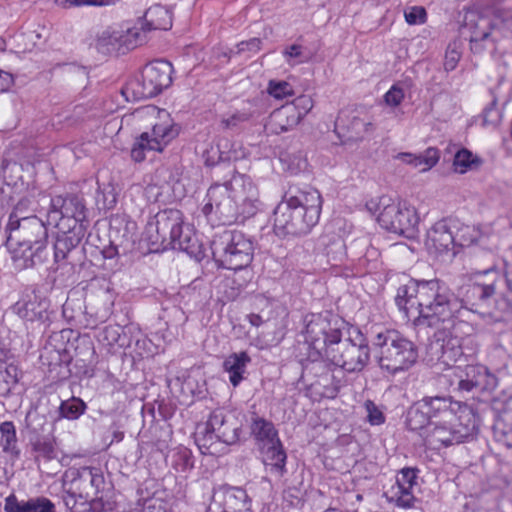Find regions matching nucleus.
Here are the masks:
<instances>
[{
	"instance_id": "nucleus-1",
	"label": "nucleus",
	"mask_w": 512,
	"mask_h": 512,
	"mask_svg": "<svg viewBox=\"0 0 512 512\" xmlns=\"http://www.w3.org/2000/svg\"><path fill=\"white\" fill-rule=\"evenodd\" d=\"M395 303L409 320L428 326L450 321L459 308L454 292L438 279H410L398 287Z\"/></svg>"
},
{
	"instance_id": "nucleus-2",
	"label": "nucleus",
	"mask_w": 512,
	"mask_h": 512,
	"mask_svg": "<svg viewBox=\"0 0 512 512\" xmlns=\"http://www.w3.org/2000/svg\"><path fill=\"white\" fill-rule=\"evenodd\" d=\"M322 204V196L317 189L290 185L274 209L275 233L280 237L308 235L319 222Z\"/></svg>"
},
{
	"instance_id": "nucleus-3",
	"label": "nucleus",
	"mask_w": 512,
	"mask_h": 512,
	"mask_svg": "<svg viewBox=\"0 0 512 512\" xmlns=\"http://www.w3.org/2000/svg\"><path fill=\"white\" fill-rule=\"evenodd\" d=\"M6 245L12 249L16 268L23 270L44 263L49 255L48 229L39 217L16 223H6Z\"/></svg>"
},
{
	"instance_id": "nucleus-4",
	"label": "nucleus",
	"mask_w": 512,
	"mask_h": 512,
	"mask_svg": "<svg viewBox=\"0 0 512 512\" xmlns=\"http://www.w3.org/2000/svg\"><path fill=\"white\" fill-rule=\"evenodd\" d=\"M373 346L379 367L390 374L409 369L418 358L417 346L395 330L379 332Z\"/></svg>"
},
{
	"instance_id": "nucleus-5",
	"label": "nucleus",
	"mask_w": 512,
	"mask_h": 512,
	"mask_svg": "<svg viewBox=\"0 0 512 512\" xmlns=\"http://www.w3.org/2000/svg\"><path fill=\"white\" fill-rule=\"evenodd\" d=\"M147 238L156 249H178L193 253L190 231H183V215L178 209H165L155 215V221L146 228Z\"/></svg>"
},
{
	"instance_id": "nucleus-6",
	"label": "nucleus",
	"mask_w": 512,
	"mask_h": 512,
	"mask_svg": "<svg viewBox=\"0 0 512 512\" xmlns=\"http://www.w3.org/2000/svg\"><path fill=\"white\" fill-rule=\"evenodd\" d=\"M485 256L490 260L491 265L485 268H477L473 275L476 277L489 276L488 282L470 280L458 288L457 294L454 293V298L459 302V308L453 312L450 321H441L447 327L455 325L456 319L463 308L471 306V310H473L474 307L489 308L491 306V301L496 293V284L501 279V275L495 266V255L486 253Z\"/></svg>"
},
{
	"instance_id": "nucleus-7",
	"label": "nucleus",
	"mask_w": 512,
	"mask_h": 512,
	"mask_svg": "<svg viewBox=\"0 0 512 512\" xmlns=\"http://www.w3.org/2000/svg\"><path fill=\"white\" fill-rule=\"evenodd\" d=\"M211 252L218 266L229 270H241L253 260L254 244L251 238L237 230H225L211 241Z\"/></svg>"
},
{
	"instance_id": "nucleus-8",
	"label": "nucleus",
	"mask_w": 512,
	"mask_h": 512,
	"mask_svg": "<svg viewBox=\"0 0 512 512\" xmlns=\"http://www.w3.org/2000/svg\"><path fill=\"white\" fill-rule=\"evenodd\" d=\"M479 429V419L471 408H463L455 421H433L425 430L423 441L432 449L462 443L473 438Z\"/></svg>"
},
{
	"instance_id": "nucleus-9",
	"label": "nucleus",
	"mask_w": 512,
	"mask_h": 512,
	"mask_svg": "<svg viewBox=\"0 0 512 512\" xmlns=\"http://www.w3.org/2000/svg\"><path fill=\"white\" fill-rule=\"evenodd\" d=\"M305 341L317 357L326 358L327 351L343 337L346 322L328 311L310 313L304 318Z\"/></svg>"
},
{
	"instance_id": "nucleus-10",
	"label": "nucleus",
	"mask_w": 512,
	"mask_h": 512,
	"mask_svg": "<svg viewBox=\"0 0 512 512\" xmlns=\"http://www.w3.org/2000/svg\"><path fill=\"white\" fill-rule=\"evenodd\" d=\"M371 213H377L380 226L395 234L412 237L419 223L416 209L406 203H393L388 196L371 199L366 203Z\"/></svg>"
},
{
	"instance_id": "nucleus-11",
	"label": "nucleus",
	"mask_w": 512,
	"mask_h": 512,
	"mask_svg": "<svg viewBox=\"0 0 512 512\" xmlns=\"http://www.w3.org/2000/svg\"><path fill=\"white\" fill-rule=\"evenodd\" d=\"M86 206L82 196L78 194L56 195L51 199L47 213V223L55 226L60 232H86Z\"/></svg>"
},
{
	"instance_id": "nucleus-12",
	"label": "nucleus",
	"mask_w": 512,
	"mask_h": 512,
	"mask_svg": "<svg viewBox=\"0 0 512 512\" xmlns=\"http://www.w3.org/2000/svg\"><path fill=\"white\" fill-rule=\"evenodd\" d=\"M326 359L347 372H360L368 364L370 348L360 330H349V336L340 340L327 351Z\"/></svg>"
},
{
	"instance_id": "nucleus-13",
	"label": "nucleus",
	"mask_w": 512,
	"mask_h": 512,
	"mask_svg": "<svg viewBox=\"0 0 512 512\" xmlns=\"http://www.w3.org/2000/svg\"><path fill=\"white\" fill-rule=\"evenodd\" d=\"M159 121L152 127L151 132H143L133 144L131 158L135 162H142L145 159L146 151L161 152L177 137L179 129L170 119L167 111H158Z\"/></svg>"
},
{
	"instance_id": "nucleus-14",
	"label": "nucleus",
	"mask_w": 512,
	"mask_h": 512,
	"mask_svg": "<svg viewBox=\"0 0 512 512\" xmlns=\"http://www.w3.org/2000/svg\"><path fill=\"white\" fill-rule=\"evenodd\" d=\"M173 66L166 60H155L145 65L141 82L135 91L140 98H152L168 88L172 83Z\"/></svg>"
},
{
	"instance_id": "nucleus-15",
	"label": "nucleus",
	"mask_w": 512,
	"mask_h": 512,
	"mask_svg": "<svg viewBox=\"0 0 512 512\" xmlns=\"http://www.w3.org/2000/svg\"><path fill=\"white\" fill-rule=\"evenodd\" d=\"M229 182L215 183L207 192V202L202 212L205 216L214 213L224 224L237 221L239 218L238 206L235 204Z\"/></svg>"
},
{
	"instance_id": "nucleus-16",
	"label": "nucleus",
	"mask_w": 512,
	"mask_h": 512,
	"mask_svg": "<svg viewBox=\"0 0 512 512\" xmlns=\"http://www.w3.org/2000/svg\"><path fill=\"white\" fill-rule=\"evenodd\" d=\"M454 326L447 327L445 323L435 326L437 331L429 346L431 354L446 366H452L464 356L462 338L452 333Z\"/></svg>"
},
{
	"instance_id": "nucleus-17",
	"label": "nucleus",
	"mask_w": 512,
	"mask_h": 512,
	"mask_svg": "<svg viewBox=\"0 0 512 512\" xmlns=\"http://www.w3.org/2000/svg\"><path fill=\"white\" fill-rule=\"evenodd\" d=\"M232 197L238 206L239 217L248 218L253 216L260 204L257 187L251 178L240 173H234L228 181Z\"/></svg>"
},
{
	"instance_id": "nucleus-18",
	"label": "nucleus",
	"mask_w": 512,
	"mask_h": 512,
	"mask_svg": "<svg viewBox=\"0 0 512 512\" xmlns=\"http://www.w3.org/2000/svg\"><path fill=\"white\" fill-rule=\"evenodd\" d=\"M243 419L242 413L216 409L209 416L208 427L217 432L219 441L232 445L240 438Z\"/></svg>"
},
{
	"instance_id": "nucleus-19",
	"label": "nucleus",
	"mask_w": 512,
	"mask_h": 512,
	"mask_svg": "<svg viewBox=\"0 0 512 512\" xmlns=\"http://www.w3.org/2000/svg\"><path fill=\"white\" fill-rule=\"evenodd\" d=\"M458 375L460 392H492L498 386V378L484 365H466Z\"/></svg>"
},
{
	"instance_id": "nucleus-20",
	"label": "nucleus",
	"mask_w": 512,
	"mask_h": 512,
	"mask_svg": "<svg viewBox=\"0 0 512 512\" xmlns=\"http://www.w3.org/2000/svg\"><path fill=\"white\" fill-rule=\"evenodd\" d=\"M144 37L136 30H127L126 34L122 31L106 29L102 31L96 39V48L103 54L120 52L121 47L133 49L144 42Z\"/></svg>"
},
{
	"instance_id": "nucleus-21",
	"label": "nucleus",
	"mask_w": 512,
	"mask_h": 512,
	"mask_svg": "<svg viewBox=\"0 0 512 512\" xmlns=\"http://www.w3.org/2000/svg\"><path fill=\"white\" fill-rule=\"evenodd\" d=\"M425 403L431 421H455L466 404L453 401L449 396H426L421 399Z\"/></svg>"
},
{
	"instance_id": "nucleus-22",
	"label": "nucleus",
	"mask_w": 512,
	"mask_h": 512,
	"mask_svg": "<svg viewBox=\"0 0 512 512\" xmlns=\"http://www.w3.org/2000/svg\"><path fill=\"white\" fill-rule=\"evenodd\" d=\"M73 475L72 485L79 491L80 497L95 498L104 488V476L98 468L81 467Z\"/></svg>"
},
{
	"instance_id": "nucleus-23",
	"label": "nucleus",
	"mask_w": 512,
	"mask_h": 512,
	"mask_svg": "<svg viewBox=\"0 0 512 512\" xmlns=\"http://www.w3.org/2000/svg\"><path fill=\"white\" fill-rule=\"evenodd\" d=\"M426 246L436 254L453 251L455 241L448 220H440L428 230Z\"/></svg>"
},
{
	"instance_id": "nucleus-24",
	"label": "nucleus",
	"mask_w": 512,
	"mask_h": 512,
	"mask_svg": "<svg viewBox=\"0 0 512 512\" xmlns=\"http://www.w3.org/2000/svg\"><path fill=\"white\" fill-rule=\"evenodd\" d=\"M300 121L294 107L283 105L270 114L265 129L269 133L279 135L294 129Z\"/></svg>"
},
{
	"instance_id": "nucleus-25",
	"label": "nucleus",
	"mask_w": 512,
	"mask_h": 512,
	"mask_svg": "<svg viewBox=\"0 0 512 512\" xmlns=\"http://www.w3.org/2000/svg\"><path fill=\"white\" fill-rule=\"evenodd\" d=\"M5 512H55L54 503L43 496L30 498L28 500H18L15 494H10L5 498Z\"/></svg>"
},
{
	"instance_id": "nucleus-26",
	"label": "nucleus",
	"mask_w": 512,
	"mask_h": 512,
	"mask_svg": "<svg viewBox=\"0 0 512 512\" xmlns=\"http://www.w3.org/2000/svg\"><path fill=\"white\" fill-rule=\"evenodd\" d=\"M426 404L419 400L415 402L407 411L406 426L409 430L419 432V435L424 439L425 430L431 425V421Z\"/></svg>"
},
{
	"instance_id": "nucleus-27",
	"label": "nucleus",
	"mask_w": 512,
	"mask_h": 512,
	"mask_svg": "<svg viewBox=\"0 0 512 512\" xmlns=\"http://www.w3.org/2000/svg\"><path fill=\"white\" fill-rule=\"evenodd\" d=\"M84 236L85 232H81L80 230H69V232L58 231V235L54 243L55 262L67 259L69 253L79 245Z\"/></svg>"
},
{
	"instance_id": "nucleus-28",
	"label": "nucleus",
	"mask_w": 512,
	"mask_h": 512,
	"mask_svg": "<svg viewBox=\"0 0 512 512\" xmlns=\"http://www.w3.org/2000/svg\"><path fill=\"white\" fill-rule=\"evenodd\" d=\"M396 158L414 168H418L421 172H425L438 163L440 152L437 148L429 147L421 154L399 153Z\"/></svg>"
},
{
	"instance_id": "nucleus-29",
	"label": "nucleus",
	"mask_w": 512,
	"mask_h": 512,
	"mask_svg": "<svg viewBox=\"0 0 512 512\" xmlns=\"http://www.w3.org/2000/svg\"><path fill=\"white\" fill-rule=\"evenodd\" d=\"M147 30H168L172 27L171 12L162 5H154L150 7L144 14Z\"/></svg>"
},
{
	"instance_id": "nucleus-30",
	"label": "nucleus",
	"mask_w": 512,
	"mask_h": 512,
	"mask_svg": "<svg viewBox=\"0 0 512 512\" xmlns=\"http://www.w3.org/2000/svg\"><path fill=\"white\" fill-rule=\"evenodd\" d=\"M249 362L250 357L246 352L232 353L224 360L223 368L229 373V380L234 387L243 380V374Z\"/></svg>"
},
{
	"instance_id": "nucleus-31",
	"label": "nucleus",
	"mask_w": 512,
	"mask_h": 512,
	"mask_svg": "<svg viewBox=\"0 0 512 512\" xmlns=\"http://www.w3.org/2000/svg\"><path fill=\"white\" fill-rule=\"evenodd\" d=\"M250 429L251 434L259 442L269 445L279 440L278 432L274 424L265 418L259 417L255 413H253L251 417Z\"/></svg>"
},
{
	"instance_id": "nucleus-32",
	"label": "nucleus",
	"mask_w": 512,
	"mask_h": 512,
	"mask_svg": "<svg viewBox=\"0 0 512 512\" xmlns=\"http://www.w3.org/2000/svg\"><path fill=\"white\" fill-rule=\"evenodd\" d=\"M31 445L34 453V460L38 464L41 462H50L58 458V449L53 437H38L31 443Z\"/></svg>"
},
{
	"instance_id": "nucleus-33",
	"label": "nucleus",
	"mask_w": 512,
	"mask_h": 512,
	"mask_svg": "<svg viewBox=\"0 0 512 512\" xmlns=\"http://www.w3.org/2000/svg\"><path fill=\"white\" fill-rule=\"evenodd\" d=\"M19 381V369L13 362L0 359V397L10 395Z\"/></svg>"
},
{
	"instance_id": "nucleus-34",
	"label": "nucleus",
	"mask_w": 512,
	"mask_h": 512,
	"mask_svg": "<svg viewBox=\"0 0 512 512\" xmlns=\"http://www.w3.org/2000/svg\"><path fill=\"white\" fill-rule=\"evenodd\" d=\"M86 409L87 405L81 398L71 397L63 400L56 412L57 416L54 418V423L62 419L76 420L85 413Z\"/></svg>"
},
{
	"instance_id": "nucleus-35",
	"label": "nucleus",
	"mask_w": 512,
	"mask_h": 512,
	"mask_svg": "<svg viewBox=\"0 0 512 512\" xmlns=\"http://www.w3.org/2000/svg\"><path fill=\"white\" fill-rule=\"evenodd\" d=\"M266 451L267 465L270 466V472L278 477H282L286 472L287 455L282 447L280 440L269 444Z\"/></svg>"
},
{
	"instance_id": "nucleus-36",
	"label": "nucleus",
	"mask_w": 512,
	"mask_h": 512,
	"mask_svg": "<svg viewBox=\"0 0 512 512\" xmlns=\"http://www.w3.org/2000/svg\"><path fill=\"white\" fill-rule=\"evenodd\" d=\"M225 504L235 512H243L250 509V499L246 491L239 487L222 488Z\"/></svg>"
},
{
	"instance_id": "nucleus-37",
	"label": "nucleus",
	"mask_w": 512,
	"mask_h": 512,
	"mask_svg": "<svg viewBox=\"0 0 512 512\" xmlns=\"http://www.w3.org/2000/svg\"><path fill=\"white\" fill-rule=\"evenodd\" d=\"M15 308L17 314L27 321H43L47 318V307L37 300L18 302Z\"/></svg>"
},
{
	"instance_id": "nucleus-38",
	"label": "nucleus",
	"mask_w": 512,
	"mask_h": 512,
	"mask_svg": "<svg viewBox=\"0 0 512 512\" xmlns=\"http://www.w3.org/2000/svg\"><path fill=\"white\" fill-rule=\"evenodd\" d=\"M36 202L33 196H23L13 206L12 211L9 214L7 223H16L19 221L26 220V218L37 217L34 215L36 211Z\"/></svg>"
},
{
	"instance_id": "nucleus-39",
	"label": "nucleus",
	"mask_w": 512,
	"mask_h": 512,
	"mask_svg": "<svg viewBox=\"0 0 512 512\" xmlns=\"http://www.w3.org/2000/svg\"><path fill=\"white\" fill-rule=\"evenodd\" d=\"M482 159L466 148L459 149L454 156L453 168L455 172L466 173L468 170L481 166Z\"/></svg>"
},
{
	"instance_id": "nucleus-40",
	"label": "nucleus",
	"mask_w": 512,
	"mask_h": 512,
	"mask_svg": "<svg viewBox=\"0 0 512 512\" xmlns=\"http://www.w3.org/2000/svg\"><path fill=\"white\" fill-rule=\"evenodd\" d=\"M1 445L4 452L10 453L15 458L20 455L17 447L16 429L13 422L6 421L0 425Z\"/></svg>"
},
{
	"instance_id": "nucleus-41",
	"label": "nucleus",
	"mask_w": 512,
	"mask_h": 512,
	"mask_svg": "<svg viewBox=\"0 0 512 512\" xmlns=\"http://www.w3.org/2000/svg\"><path fill=\"white\" fill-rule=\"evenodd\" d=\"M493 430L496 435L503 437V441L512 446V413L509 411H502L493 424Z\"/></svg>"
},
{
	"instance_id": "nucleus-42",
	"label": "nucleus",
	"mask_w": 512,
	"mask_h": 512,
	"mask_svg": "<svg viewBox=\"0 0 512 512\" xmlns=\"http://www.w3.org/2000/svg\"><path fill=\"white\" fill-rule=\"evenodd\" d=\"M195 441L203 453L212 454L211 447L219 440L217 439V432L208 427L207 421L203 430L197 431Z\"/></svg>"
},
{
	"instance_id": "nucleus-43",
	"label": "nucleus",
	"mask_w": 512,
	"mask_h": 512,
	"mask_svg": "<svg viewBox=\"0 0 512 512\" xmlns=\"http://www.w3.org/2000/svg\"><path fill=\"white\" fill-rule=\"evenodd\" d=\"M252 118V113L248 111H236L228 117H223L220 125L223 129L230 131H238L243 124Z\"/></svg>"
},
{
	"instance_id": "nucleus-44",
	"label": "nucleus",
	"mask_w": 512,
	"mask_h": 512,
	"mask_svg": "<svg viewBox=\"0 0 512 512\" xmlns=\"http://www.w3.org/2000/svg\"><path fill=\"white\" fill-rule=\"evenodd\" d=\"M493 44L491 32L488 29L480 30L477 26L470 36V47L474 53H481L488 43Z\"/></svg>"
},
{
	"instance_id": "nucleus-45",
	"label": "nucleus",
	"mask_w": 512,
	"mask_h": 512,
	"mask_svg": "<svg viewBox=\"0 0 512 512\" xmlns=\"http://www.w3.org/2000/svg\"><path fill=\"white\" fill-rule=\"evenodd\" d=\"M103 340L110 346L125 347L128 345L127 337L123 334V327L119 325L105 327L103 330Z\"/></svg>"
},
{
	"instance_id": "nucleus-46",
	"label": "nucleus",
	"mask_w": 512,
	"mask_h": 512,
	"mask_svg": "<svg viewBox=\"0 0 512 512\" xmlns=\"http://www.w3.org/2000/svg\"><path fill=\"white\" fill-rule=\"evenodd\" d=\"M268 93L276 99H283L293 95V88L286 81L271 80L268 85Z\"/></svg>"
},
{
	"instance_id": "nucleus-47",
	"label": "nucleus",
	"mask_w": 512,
	"mask_h": 512,
	"mask_svg": "<svg viewBox=\"0 0 512 512\" xmlns=\"http://www.w3.org/2000/svg\"><path fill=\"white\" fill-rule=\"evenodd\" d=\"M404 17L409 25H419L426 22L427 13L424 7L413 6L405 9Z\"/></svg>"
},
{
	"instance_id": "nucleus-48",
	"label": "nucleus",
	"mask_w": 512,
	"mask_h": 512,
	"mask_svg": "<svg viewBox=\"0 0 512 512\" xmlns=\"http://www.w3.org/2000/svg\"><path fill=\"white\" fill-rule=\"evenodd\" d=\"M392 489L394 492L393 497L396 498L398 506H401L404 508H408V507L412 506V503L414 501V496L411 492L412 488H408L405 486L402 487V485L396 484V486L393 487Z\"/></svg>"
},
{
	"instance_id": "nucleus-49",
	"label": "nucleus",
	"mask_w": 512,
	"mask_h": 512,
	"mask_svg": "<svg viewBox=\"0 0 512 512\" xmlns=\"http://www.w3.org/2000/svg\"><path fill=\"white\" fill-rule=\"evenodd\" d=\"M174 464L177 469L185 471L191 469L194 466L192 453L187 448H180L174 455Z\"/></svg>"
},
{
	"instance_id": "nucleus-50",
	"label": "nucleus",
	"mask_w": 512,
	"mask_h": 512,
	"mask_svg": "<svg viewBox=\"0 0 512 512\" xmlns=\"http://www.w3.org/2000/svg\"><path fill=\"white\" fill-rule=\"evenodd\" d=\"M286 105L294 107L299 114V119L302 120L313 108V100L309 95H301Z\"/></svg>"
},
{
	"instance_id": "nucleus-51",
	"label": "nucleus",
	"mask_w": 512,
	"mask_h": 512,
	"mask_svg": "<svg viewBox=\"0 0 512 512\" xmlns=\"http://www.w3.org/2000/svg\"><path fill=\"white\" fill-rule=\"evenodd\" d=\"M501 119V113L496 107V102L493 101L483 111V124L486 126H496Z\"/></svg>"
},
{
	"instance_id": "nucleus-52",
	"label": "nucleus",
	"mask_w": 512,
	"mask_h": 512,
	"mask_svg": "<svg viewBox=\"0 0 512 512\" xmlns=\"http://www.w3.org/2000/svg\"><path fill=\"white\" fill-rule=\"evenodd\" d=\"M404 98L403 90L397 85H393L384 95V101L387 105L396 107Z\"/></svg>"
},
{
	"instance_id": "nucleus-53",
	"label": "nucleus",
	"mask_w": 512,
	"mask_h": 512,
	"mask_svg": "<svg viewBox=\"0 0 512 512\" xmlns=\"http://www.w3.org/2000/svg\"><path fill=\"white\" fill-rule=\"evenodd\" d=\"M416 470L412 468H404L401 470L400 475L396 479V484L402 487L412 488L416 483Z\"/></svg>"
},
{
	"instance_id": "nucleus-54",
	"label": "nucleus",
	"mask_w": 512,
	"mask_h": 512,
	"mask_svg": "<svg viewBox=\"0 0 512 512\" xmlns=\"http://www.w3.org/2000/svg\"><path fill=\"white\" fill-rule=\"evenodd\" d=\"M365 407L368 413V421L372 425H380L384 423L385 417L383 413L376 407V405L372 401H366Z\"/></svg>"
},
{
	"instance_id": "nucleus-55",
	"label": "nucleus",
	"mask_w": 512,
	"mask_h": 512,
	"mask_svg": "<svg viewBox=\"0 0 512 512\" xmlns=\"http://www.w3.org/2000/svg\"><path fill=\"white\" fill-rule=\"evenodd\" d=\"M460 60V53L456 49L448 48L445 54L444 69L452 71L456 68Z\"/></svg>"
},
{
	"instance_id": "nucleus-56",
	"label": "nucleus",
	"mask_w": 512,
	"mask_h": 512,
	"mask_svg": "<svg viewBox=\"0 0 512 512\" xmlns=\"http://www.w3.org/2000/svg\"><path fill=\"white\" fill-rule=\"evenodd\" d=\"M371 127L372 124L370 122H365L358 117H353L350 129L356 134L357 137H359L363 133L368 132Z\"/></svg>"
},
{
	"instance_id": "nucleus-57",
	"label": "nucleus",
	"mask_w": 512,
	"mask_h": 512,
	"mask_svg": "<svg viewBox=\"0 0 512 512\" xmlns=\"http://www.w3.org/2000/svg\"><path fill=\"white\" fill-rule=\"evenodd\" d=\"M302 54V46L298 44L290 45L283 51V56L289 64H292V59L301 58ZM295 63L293 62V64Z\"/></svg>"
},
{
	"instance_id": "nucleus-58",
	"label": "nucleus",
	"mask_w": 512,
	"mask_h": 512,
	"mask_svg": "<svg viewBox=\"0 0 512 512\" xmlns=\"http://www.w3.org/2000/svg\"><path fill=\"white\" fill-rule=\"evenodd\" d=\"M261 40L259 38H252L247 41H242L237 45L238 52L252 51L257 52L260 50Z\"/></svg>"
},
{
	"instance_id": "nucleus-59",
	"label": "nucleus",
	"mask_w": 512,
	"mask_h": 512,
	"mask_svg": "<svg viewBox=\"0 0 512 512\" xmlns=\"http://www.w3.org/2000/svg\"><path fill=\"white\" fill-rule=\"evenodd\" d=\"M501 19L502 29L512 35V12L502 11L499 13Z\"/></svg>"
},
{
	"instance_id": "nucleus-60",
	"label": "nucleus",
	"mask_w": 512,
	"mask_h": 512,
	"mask_svg": "<svg viewBox=\"0 0 512 512\" xmlns=\"http://www.w3.org/2000/svg\"><path fill=\"white\" fill-rule=\"evenodd\" d=\"M13 82L12 74L0 70V92L7 91L12 86Z\"/></svg>"
},
{
	"instance_id": "nucleus-61",
	"label": "nucleus",
	"mask_w": 512,
	"mask_h": 512,
	"mask_svg": "<svg viewBox=\"0 0 512 512\" xmlns=\"http://www.w3.org/2000/svg\"><path fill=\"white\" fill-rule=\"evenodd\" d=\"M487 252H483L481 255L475 258V271L477 268H485L491 265L490 260L485 256Z\"/></svg>"
},
{
	"instance_id": "nucleus-62",
	"label": "nucleus",
	"mask_w": 512,
	"mask_h": 512,
	"mask_svg": "<svg viewBox=\"0 0 512 512\" xmlns=\"http://www.w3.org/2000/svg\"><path fill=\"white\" fill-rule=\"evenodd\" d=\"M511 308L510 302L506 298L495 301V309L499 312H507Z\"/></svg>"
},
{
	"instance_id": "nucleus-63",
	"label": "nucleus",
	"mask_w": 512,
	"mask_h": 512,
	"mask_svg": "<svg viewBox=\"0 0 512 512\" xmlns=\"http://www.w3.org/2000/svg\"><path fill=\"white\" fill-rule=\"evenodd\" d=\"M54 3L61 8H69L72 6H80L79 0H53Z\"/></svg>"
},
{
	"instance_id": "nucleus-64",
	"label": "nucleus",
	"mask_w": 512,
	"mask_h": 512,
	"mask_svg": "<svg viewBox=\"0 0 512 512\" xmlns=\"http://www.w3.org/2000/svg\"><path fill=\"white\" fill-rule=\"evenodd\" d=\"M63 502L65 506L71 510L76 503L74 493H67L66 495H64Z\"/></svg>"
}]
</instances>
